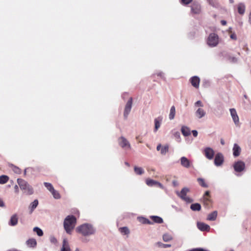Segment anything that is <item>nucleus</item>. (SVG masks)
<instances>
[{
	"label": "nucleus",
	"instance_id": "c756f323",
	"mask_svg": "<svg viewBox=\"0 0 251 251\" xmlns=\"http://www.w3.org/2000/svg\"><path fill=\"white\" fill-rule=\"evenodd\" d=\"M163 240L164 242H169L173 239V237L169 233H165L163 235Z\"/></svg>",
	"mask_w": 251,
	"mask_h": 251
},
{
	"label": "nucleus",
	"instance_id": "c85d7f7f",
	"mask_svg": "<svg viewBox=\"0 0 251 251\" xmlns=\"http://www.w3.org/2000/svg\"><path fill=\"white\" fill-rule=\"evenodd\" d=\"M9 180V177L6 175L0 176V184H3L6 183Z\"/></svg>",
	"mask_w": 251,
	"mask_h": 251
},
{
	"label": "nucleus",
	"instance_id": "72a5a7b5",
	"mask_svg": "<svg viewBox=\"0 0 251 251\" xmlns=\"http://www.w3.org/2000/svg\"><path fill=\"white\" fill-rule=\"evenodd\" d=\"M169 151V146L168 145H165L163 147H162L161 149L160 153L162 155H165L167 152H168Z\"/></svg>",
	"mask_w": 251,
	"mask_h": 251
},
{
	"label": "nucleus",
	"instance_id": "f704fd0d",
	"mask_svg": "<svg viewBox=\"0 0 251 251\" xmlns=\"http://www.w3.org/2000/svg\"><path fill=\"white\" fill-rule=\"evenodd\" d=\"M44 184L47 189L50 192L54 190V189L51 183L49 182H44Z\"/></svg>",
	"mask_w": 251,
	"mask_h": 251
},
{
	"label": "nucleus",
	"instance_id": "e2e57ef3",
	"mask_svg": "<svg viewBox=\"0 0 251 251\" xmlns=\"http://www.w3.org/2000/svg\"><path fill=\"white\" fill-rule=\"evenodd\" d=\"M50 241L51 242L54 243L56 242V239L55 238H53L51 239Z\"/></svg>",
	"mask_w": 251,
	"mask_h": 251
},
{
	"label": "nucleus",
	"instance_id": "79ce46f5",
	"mask_svg": "<svg viewBox=\"0 0 251 251\" xmlns=\"http://www.w3.org/2000/svg\"><path fill=\"white\" fill-rule=\"evenodd\" d=\"M157 244L158 245V246L159 247H161L164 248H169V247H171V245H170V244H165L162 243L161 242H158Z\"/></svg>",
	"mask_w": 251,
	"mask_h": 251
},
{
	"label": "nucleus",
	"instance_id": "412c9836",
	"mask_svg": "<svg viewBox=\"0 0 251 251\" xmlns=\"http://www.w3.org/2000/svg\"><path fill=\"white\" fill-rule=\"evenodd\" d=\"M138 220L139 222L143 224H149V225H152L153 224V222L150 221L149 219L144 218L143 217H138Z\"/></svg>",
	"mask_w": 251,
	"mask_h": 251
},
{
	"label": "nucleus",
	"instance_id": "39448f33",
	"mask_svg": "<svg viewBox=\"0 0 251 251\" xmlns=\"http://www.w3.org/2000/svg\"><path fill=\"white\" fill-rule=\"evenodd\" d=\"M119 145L124 149H130L131 146L129 142L124 137H121L118 140Z\"/></svg>",
	"mask_w": 251,
	"mask_h": 251
},
{
	"label": "nucleus",
	"instance_id": "aec40b11",
	"mask_svg": "<svg viewBox=\"0 0 251 251\" xmlns=\"http://www.w3.org/2000/svg\"><path fill=\"white\" fill-rule=\"evenodd\" d=\"M26 244L30 248H35L37 245V242L35 239H29L26 241Z\"/></svg>",
	"mask_w": 251,
	"mask_h": 251
},
{
	"label": "nucleus",
	"instance_id": "bb28decb",
	"mask_svg": "<svg viewBox=\"0 0 251 251\" xmlns=\"http://www.w3.org/2000/svg\"><path fill=\"white\" fill-rule=\"evenodd\" d=\"M206 115L205 111H196L195 115L199 119L203 117Z\"/></svg>",
	"mask_w": 251,
	"mask_h": 251
},
{
	"label": "nucleus",
	"instance_id": "a878e982",
	"mask_svg": "<svg viewBox=\"0 0 251 251\" xmlns=\"http://www.w3.org/2000/svg\"><path fill=\"white\" fill-rule=\"evenodd\" d=\"M134 171L136 175H141L144 173V170L141 167L135 166L134 167Z\"/></svg>",
	"mask_w": 251,
	"mask_h": 251
},
{
	"label": "nucleus",
	"instance_id": "6e6552de",
	"mask_svg": "<svg viewBox=\"0 0 251 251\" xmlns=\"http://www.w3.org/2000/svg\"><path fill=\"white\" fill-rule=\"evenodd\" d=\"M245 168V164L242 161L236 162L234 165V169L237 172H241L243 171Z\"/></svg>",
	"mask_w": 251,
	"mask_h": 251
},
{
	"label": "nucleus",
	"instance_id": "6ab92c4d",
	"mask_svg": "<svg viewBox=\"0 0 251 251\" xmlns=\"http://www.w3.org/2000/svg\"><path fill=\"white\" fill-rule=\"evenodd\" d=\"M38 205V201L37 200H35L33 202H32L29 206V209L30 210V213H31L34 211V210L37 207Z\"/></svg>",
	"mask_w": 251,
	"mask_h": 251
},
{
	"label": "nucleus",
	"instance_id": "7ed1b4c3",
	"mask_svg": "<svg viewBox=\"0 0 251 251\" xmlns=\"http://www.w3.org/2000/svg\"><path fill=\"white\" fill-rule=\"evenodd\" d=\"M76 231L84 236H89L95 233V230L92 226L89 224H84L76 228Z\"/></svg>",
	"mask_w": 251,
	"mask_h": 251
},
{
	"label": "nucleus",
	"instance_id": "bf43d9fd",
	"mask_svg": "<svg viewBox=\"0 0 251 251\" xmlns=\"http://www.w3.org/2000/svg\"><path fill=\"white\" fill-rule=\"evenodd\" d=\"M221 23L223 25H225L226 24V22L225 20H222Z\"/></svg>",
	"mask_w": 251,
	"mask_h": 251
},
{
	"label": "nucleus",
	"instance_id": "473e14b6",
	"mask_svg": "<svg viewBox=\"0 0 251 251\" xmlns=\"http://www.w3.org/2000/svg\"><path fill=\"white\" fill-rule=\"evenodd\" d=\"M199 183V184L202 187L207 188L208 187V185L204 182V180L202 178H198L197 179Z\"/></svg>",
	"mask_w": 251,
	"mask_h": 251
},
{
	"label": "nucleus",
	"instance_id": "7c9ffc66",
	"mask_svg": "<svg viewBox=\"0 0 251 251\" xmlns=\"http://www.w3.org/2000/svg\"><path fill=\"white\" fill-rule=\"evenodd\" d=\"M132 98H130L126 105L125 110H130L132 107Z\"/></svg>",
	"mask_w": 251,
	"mask_h": 251
},
{
	"label": "nucleus",
	"instance_id": "4468645a",
	"mask_svg": "<svg viewBox=\"0 0 251 251\" xmlns=\"http://www.w3.org/2000/svg\"><path fill=\"white\" fill-rule=\"evenodd\" d=\"M233 121L236 126H239V120L236 111H230Z\"/></svg>",
	"mask_w": 251,
	"mask_h": 251
},
{
	"label": "nucleus",
	"instance_id": "5fc2aeb1",
	"mask_svg": "<svg viewBox=\"0 0 251 251\" xmlns=\"http://www.w3.org/2000/svg\"><path fill=\"white\" fill-rule=\"evenodd\" d=\"M174 186L176 187L178 185V183L176 180H173L172 182Z\"/></svg>",
	"mask_w": 251,
	"mask_h": 251
},
{
	"label": "nucleus",
	"instance_id": "9b49d317",
	"mask_svg": "<svg viewBox=\"0 0 251 251\" xmlns=\"http://www.w3.org/2000/svg\"><path fill=\"white\" fill-rule=\"evenodd\" d=\"M181 165L186 168H189L191 165L190 160L185 156L181 157L180 159Z\"/></svg>",
	"mask_w": 251,
	"mask_h": 251
},
{
	"label": "nucleus",
	"instance_id": "cd10ccee",
	"mask_svg": "<svg viewBox=\"0 0 251 251\" xmlns=\"http://www.w3.org/2000/svg\"><path fill=\"white\" fill-rule=\"evenodd\" d=\"M192 12L195 14H198L200 12V6L199 5H193L191 7Z\"/></svg>",
	"mask_w": 251,
	"mask_h": 251
},
{
	"label": "nucleus",
	"instance_id": "393cba45",
	"mask_svg": "<svg viewBox=\"0 0 251 251\" xmlns=\"http://www.w3.org/2000/svg\"><path fill=\"white\" fill-rule=\"evenodd\" d=\"M217 217V212L214 211L212 213H210L207 217V220L209 221H215Z\"/></svg>",
	"mask_w": 251,
	"mask_h": 251
},
{
	"label": "nucleus",
	"instance_id": "c9c22d12",
	"mask_svg": "<svg viewBox=\"0 0 251 251\" xmlns=\"http://www.w3.org/2000/svg\"><path fill=\"white\" fill-rule=\"evenodd\" d=\"M157 183V181L151 179H148L146 180V184L149 186H152L156 185Z\"/></svg>",
	"mask_w": 251,
	"mask_h": 251
},
{
	"label": "nucleus",
	"instance_id": "680f3d73",
	"mask_svg": "<svg viewBox=\"0 0 251 251\" xmlns=\"http://www.w3.org/2000/svg\"><path fill=\"white\" fill-rule=\"evenodd\" d=\"M156 185H158L161 188H163V186L162 185V184H161L160 183H159L158 182H157V184Z\"/></svg>",
	"mask_w": 251,
	"mask_h": 251
},
{
	"label": "nucleus",
	"instance_id": "ea45409f",
	"mask_svg": "<svg viewBox=\"0 0 251 251\" xmlns=\"http://www.w3.org/2000/svg\"><path fill=\"white\" fill-rule=\"evenodd\" d=\"M174 136L176 138L177 142H180L181 141L180 133L178 131H176L174 133Z\"/></svg>",
	"mask_w": 251,
	"mask_h": 251
},
{
	"label": "nucleus",
	"instance_id": "f3484780",
	"mask_svg": "<svg viewBox=\"0 0 251 251\" xmlns=\"http://www.w3.org/2000/svg\"><path fill=\"white\" fill-rule=\"evenodd\" d=\"M60 251H72L66 239H64Z\"/></svg>",
	"mask_w": 251,
	"mask_h": 251
},
{
	"label": "nucleus",
	"instance_id": "a18cd8bd",
	"mask_svg": "<svg viewBox=\"0 0 251 251\" xmlns=\"http://www.w3.org/2000/svg\"><path fill=\"white\" fill-rule=\"evenodd\" d=\"M193 0H181V3L183 4H188L192 2Z\"/></svg>",
	"mask_w": 251,
	"mask_h": 251
},
{
	"label": "nucleus",
	"instance_id": "6e6d98bb",
	"mask_svg": "<svg viewBox=\"0 0 251 251\" xmlns=\"http://www.w3.org/2000/svg\"><path fill=\"white\" fill-rule=\"evenodd\" d=\"M4 206H5V204H4L3 201L1 199H0V207H4Z\"/></svg>",
	"mask_w": 251,
	"mask_h": 251
},
{
	"label": "nucleus",
	"instance_id": "a211bd4d",
	"mask_svg": "<svg viewBox=\"0 0 251 251\" xmlns=\"http://www.w3.org/2000/svg\"><path fill=\"white\" fill-rule=\"evenodd\" d=\"M182 134L185 137L188 136L190 135V129L189 127L186 126H182L181 128Z\"/></svg>",
	"mask_w": 251,
	"mask_h": 251
},
{
	"label": "nucleus",
	"instance_id": "13d9d810",
	"mask_svg": "<svg viewBox=\"0 0 251 251\" xmlns=\"http://www.w3.org/2000/svg\"><path fill=\"white\" fill-rule=\"evenodd\" d=\"M162 148V146L161 144H159L157 145V147H156V150L157 151H161V149Z\"/></svg>",
	"mask_w": 251,
	"mask_h": 251
},
{
	"label": "nucleus",
	"instance_id": "f257e3e1",
	"mask_svg": "<svg viewBox=\"0 0 251 251\" xmlns=\"http://www.w3.org/2000/svg\"><path fill=\"white\" fill-rule=\"evenodd\" d=\"M76 223V219L73 215H69L65 218L63 225L64 228L68 234H71L72 230L75 227Z\"/></svg>",
	"mask_w": 251,
	"mask_h": 251
},
{
	"label": "nucleus",
	"instance_id": "69168bd1",
	"mask_svg": "<svg viewBox=\"0 0 251 251\" xmlns=\"http://www.w3.org/2000/svg\"><path fill=\"white\" fill-rule=\"evenodd\" d=\"M170 110H175V106L173 105L171 107Z\"/></svg>",
	"mask_w": 251,
	"mask_h": 251
},
{
	"label": "nucleus",
	"instance_id": "1a4fd4ad",
	"mask_svg": "<svg viewBox=\"0 0 251 251\" xmlns=\"http://www.w3.org/2000/svg\"><path fill=\"white\" fill-rule=\"evenodd\" d=\"M190 191V190L187 187L183 188L180 192L176 191V194L177 196L181 199L183 200L185 197H187V194Z\"/></svg>",
	"mask_w": 251,
	"mask_h": 251
},
{
	"label": "nucleus",
	"instance_id": "4d7b16f0",
	"mask_svg": "<svg viewBox=\"0 0 251 251\" xmlns=\"http://www.w3.org/2000/svg\"><path fill=\"white\" fill-rule=\"evenodd\" d=\"M248 22L251 25V12L250 13L249 15Z\"/></svg>",
	"mask_w": 251,
	"mask_h": 251
},
{
	"label": "nucleus",
	"instance_id": "f03ea898",
	"mask_svg": "<svg viewBox=\"0 0 251 251\" xmlns=\"http://www.w3.org/2000/svg\"><path fill=\"white\" fill-rule=\"evenodd\" d=\"M17 183L24 194L26 195H31L34 193L33 187L25 180L18 178Z\"/></svg>",
	"mask_w": 251,
	"mask_h": 251
},
{
	"label": "nucleus",
	"instance_id": "58836bf2",
	"mask_svg": "<svg viewBox=\"0 0 251 251\" xmlns=\"http://www.w3.org/2000/svg\"><path fill=\"white\" fill-rule=\"evenodd\" d=\"M51 193L54 199H59L60 198V195L59 192L56 191L55 189H54V190H53Z\"/></svg>",
	"mask_w": 251,
	"mask_h": 251
},
{
	"label": "nucleus",
	"instance_id": "a19ab883",
	"mask_svg": "<svg viewBox=\"0 0 251 251\" xmlns=\"http://www.w3.org/2000/svg\"><path fill=\"white\" fill-rule=\"evenodd\" d=\"M228 60L230 62L232 63H236L238 61V59L236 57L231 56L228 57Z\"/></svg>",
	"mask_w": 251,
	"mask_h": 251
},
{
	"label": "nucleus",
	"instance_id": "ddd939ff",
	"mask_svg": "<svg viewBox=\"0 0 251 251\" xmlns=\"http://www.w3.org/2000/svg\"><path fill=\"white\" fill-rule=\"evenodd\" d=\"M190 81L192 85L197 88L199 87V84H200V78L197 76H194L192 77L190 79Z\"/></svg>",
	"mask_w": 251,
	"mask_h": 251
},
{
	"label": "nucleus",
	"instance_id": "8fccbe9b",
	"mask_svg": "<svg viewBox=\"0 0 251 251\" xmlns=\"http://www.w3.org/2000/svg\"><path fill=\"white\" fill-rule=\"evenodd\" d=\"M157 76L160 77L162 78H164V74L162 72H160L157 73Z\"/></svg>",
	"mask_w": 251,
	"mask_h": 251
},
{
	"label": "nucleus",
	"instance_id": "052dcab7",
	"mask_svg": "<svg viewBox=\"0 0 251 251\" xmlns=\"http://www.w3.org/2000/svg\"><path fill=\"white\" fill-rule=\"evenodd\" d=\"M210 195V192L209 191H206L205 193H204V197L205 196H209Z\"/></svg>",
	"mask_w": 251,
	"mask_h": 251
},
{
	"label": "nucleus",
	"instance_id": "dca6fc26",
	"mask_svg": "<svg viewBox=\"0 0 251 251\" xmlns=\"http://www.w3.org/2000/svg\"><path fill=\"white\" fill-rule=\"evenodd\" d=\"M162 121V117H158L154 119V132H156L160 127L161 122Z\"/></svg>",
	"mask_w": 251,
	"mask_h": 251
},
{
	"label": "nucleus",
	"instance_id": "4be33fe9",
	"mask_svg": "<svg viewBox=\"0 0 251 251\" xmlns=\"http://www.w3.org/2000/svg\"><path fill=\"white\" fill-rule=\"evenodd\" d=\"M245 5L243 3H240L238 5V12L241 15H243L245 11Z\"/></svg>",
	"mask_w": 251,
	"mask_h": 251
},
{
	"label": "nucleus",
	"instance_id": "09e8293b",
	"mask_svg": "<svg viewBox=\"0 0 251 251\" xmlns=\"http://www.w3.org/2000/svg\"><path fill=\"white\" fill-rule=\"evenodd\" d=\"M230 37L231 39L234 40H236L237 39V36L234 33L231 34L230 36Z\"/></svg>",
	"mask_w": 251,
	"mask_h": 251
},
{
	"label": "nucleus",
	"instance_id": "37998d69",
	"mask_svg": "<svg viewBox=\"0 0 251 251\" xmlns=\"http://www.w3.org/2000/svg\"><path fill=\"white\" fill-rule=\"evenodd\" d=\"M176 115V111H170L169 114V119L172 120L174 119Z\"/></svg>",
	"mask_w": 251,
	"mask_h": 251
},
{
	"label": "nucleus",
	"instance_id": "4c0bfd02",
	"mask_svg": "<svg viewBox=\"0 0 251 251\" xmlns=\"http://www.w3.org/2000/svg\"><path fill=\"white\" fill-rule=\"evenodd\" d=\"M10 166L12 167V170L15 173L18 174H20L21 173V170L19 167L15 166L13 164H11Z\"/></svg>",
	"mask_w": 251,
	"mask_h": 251
},
{
	"label": "nucleus",
	"instance_id": "423d86ee",
	"mask_svg": "<svg viewBox=\"0 0 251 251\" xmlns=\"http://www.w3.org/2000/svg\"><path fill=\"white\" fill-rule=\"evenodd\" d=\"M224 157L223 154L221 152L217 153L214 158V164L216 166H221L224 162Z\"/></svg>",
	"mask_w": 251,
	"mask_h": 251
},
{
	"label": "nucleus",
	"instance_id": "0eeeda50",
	"mask_svg": "<svg viewBox=\"0 0 251 251\" xmlns=\"http://www.w3.org/2000/svg\"><path fill=\"white\" fill-rule=\"evenodd\" d=\"M203 152L205 156L208 159L211 160L213 158L215 152L212 148L210 147L205 148Z\"/></svg>",
	"mask_w": 251,
	"mask_h": 251
},
{
	"label": "nucleus",
	"instance_id": "c03bdc74",
	"mask_svg": "<svg viewBox=\"0 0 251 251\" xmlns=\"http://www.w3.org/2000/svg\"><path fill=\"white\" fill-rule=\"evenodd\" d=\"M187 203H191L193 201V200L189 197H185V198L183 200Z\"/></svg>",
	"mask_w": 251,
	"mask_h": 251
},
{
	"label": "nucleus",
	"instance_id": "864d4df0",
	"mask_svg": "<svg viewBox=\"0 0 251 251\" xmlns=\"http://www.w3.org/2000/svg\"><path fill=\"white\" fill-rule=\"evenodd\" d=\"M14 190H15V193H19V189L18 186L17 185H15V186H14Z\"/></svg>",
	"mask_w": 251,
	"mask_h": 251
},
{
	"label": "nucleus",
	"instance_id": "de8ad7c7",
	"mask_svg": "<svg viewBox=\"0 0 251 251\" xmlns=\"http://www.w3.org/2000/svg\"><path fill=\"white\" fill-rule=\"evenodd\" d=\"M195 105L197 106L202 107V104L201 101V100L197 101V102H195Z\"/></svg>",
	"mask_w": 251,
	"mask_h": 251
},
{
	"label": "nucleus",
	"instance_id": "b1692460",
	"mask_svg": "<svg viewBox=\"0 0 251 251\" xmlns=\"http://www.w3.org/2000/svg\"><path fill=\"white\" fill-rule=\"evenodd\" d=\"M150 218L155 223L161 224L163 222V219L157 216H151Z\"/></svg>",
	"mask_w": 251,
	"mask_h": 251
},
{
	"label": "nucleus",
	"instance_id": "3c124183",
	"mask_svg": "<svg viewBox=\"0 0 251 251\" xmlns=\"http://www.w3.org/2000/svg\"><path fill=\"white\" fill-rule=\"evenodd\" d=\"M130 111H125L124 113V116L125 118H127Z\"/></svg>",
	"mask_w": 251,
	"mask_h": 251
},
{
	"label": "nucleus",
	"instance_id": "9d476101",
	"mask_svg": "<svg viewBox=\"0 0 251 251\" xmlns=\"http://www.w3.org/2000/svg\"><path fill=\"white\" fill-rule=\"evenodd\" d=\"M197 226L198 229L202 231H207L210 229V227L208 225L202 222H197Z\"/></svg>",
	"mask_w": 251,
	"mask_h": 251
},
{
	"label": "nucleus",
	"instance_id": "e433bc0d",
	"mask_svg": "<svg viewBox=\"0 0 251 251\" xmlns=\"http://www.w3.org/2000/svg\"><path fill=\"white\" fill-rule=\"evenodd\" d=\"M33 231L35 232L39 236H41L43 235V232L42 230L38 227H34Z\"/></svg>",
	"mask_w": 251,
	"mask_h": 251
},
{
	"label": "nucleus",
	"instance_id": "338daca9",
	"mask_svg": "<svg viewBox=\"0 0 251 251\" xmlns=\"http://www.w3.org/2000/svg\"><path fill=\"white\" fill-rule=\"evenodd\" d=\"M27 168L25 169L24 171V175L25 176L26 175V170H27Z\"/></svg>",
	"mask_w": 251,
	"mask_h": 251
},
{
	"label": "nucleus",
	"instance_id": "2eb2a0df",
	"mask_svg": "<svg viewBox=\"0 0 251 251\" xmlns=\"http://www.w3.org/2000/svg\"><path fill=\"white\" fill-rule=\"evenodd\" d=\"M241 150L240 146L237 144H234L233 148V156L235 157L238 156L240 154Z\"/></svg>",
	"mask_w": 251,
	"mask_h": 251
},
{
	"label": "nucleus",
	"instance_id": "20e7f679",
	"mask_svg": "<svg viewBox=\"0 0 251 251\" xmlns=\"http://www.w3.org/2000/svg\"><path fill=\"white\" fill-rule=\"evenodd\" d=\"M219 43V37L217 34L212 33H210L207 38V44L210 47H215Z\"/></svg>",
	"mask_w": 251,
	"mask_h": 251
},
{
	"label": "nucleus",
	"instance_id": "5701e85b",
	"mask_svg": "<svg viewBox=\"0 0 251 251\" xmlns=\"http://www.w3.org/2000/svg\"><path fill=\"white\" fill-rule=\"evenodd\" d=\"M190 208L194 211H199L201 209V205L199 203H193L191 205Z\"/></svg>",
	"mask_w": 251,
	"mask_h": 251
},
{
	"label": "nucleus",
	"instance_id": "774afa93",
	"mask_svg": "<svg viewBox=\"0 0 251 251\" xmlns=\"http://www.w3.org/2000/svg\"><path fill=\"white\" fill-rule=\"evenodd\" d=\"M125 164H126V166H130V165H129V164L128 162H125Z\"/></svg>",
	"mask_w": 251,
	"mask_h": 251
},
{
	"label": "nucleus",
	"instance_id": "f8f14e48",
	"mask_svg": "<svg viewBox=\"0 0 251 251\" xmlns=\"http://www.w3.org/2000/svg\"><path fill=\"white\" fill-rule=\"evenodd\" d=\"M18 221V216L17 214H14L11 216L9 221L8 225L10 226H15L17 225Z\"/></svg>",
	"mask_w": 251,
	"mask_h": 251
},
{
	"label": "nucleus",
	"instance_id": "49530a36",
	"mask_svg": "<svg viewBox=\"0 0 251 251\" xmlns=\"http://www.w3.org/2000/svg\"><path fill=\"white\" fill-rule=\"evenodd\" d=\"M203 85L205 87H208L210 85V82L207 80H204L203 81Z\"/></svg>",
	"mask_w": 251,
	"mask_h": 251
},
{
	"label": "nucleus",
	"instance_id": "603ef678",
	"mask_svg": "<svg viewBox=\"0 0 251 251\" xmlns=\"http://www.w3.org/2000/svg\"><path fill=\"white\" fill-rule=\"evenodd\" d=\"M192 133L193 134V135L194 136V137H197L198 136V131L196 130H193L192 131Z\"/></svg>",
	"mask_w": 251,
	"mask_h": 251
},
{
	"label": "nucleus",
	"instance_id": "0e129e2a",
	"mask_svg": "<svg viewBox=\"0 0 251 251\" xmlns=\"http://www.w3.org/2000/svg\"><path fill=\"white\" fill-rule=\"evenodd\" d=\"M220 142L222 145H225V141H224V139H221L220 140Z\"/></svg>",
	"mask_w": 251,
	"mask_h": 251
},
{
	"label": "nucleus",
	"instance_id": "2f4dec72",
	"mask_svg": "<svg viewBox=\"0 0 251 251\" xmlns=\"http://www.w3.org/2000/svg\"><path fill=\"white\" fill-rule=\"evenodd\" d=\"M120 231L121 233L124 235H128L130 232L129 229L126 226L121 227L120 228Z\"/></svg>",
	"mask_w": 251,
	"mask_h": 251
}]
</instances>
